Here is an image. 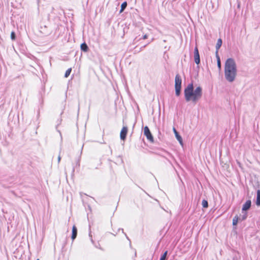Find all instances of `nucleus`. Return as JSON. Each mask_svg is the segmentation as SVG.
Segmentation results:
<instances>
[{
	"instance_id": "obj_21",
	"label": "nucleus",
	"mask_w": 260,
	"mask_h": 260,
	"mask_svg": "<svg viewBox=\"0 0 260 260\" xmlns=\"http://www.w3.org/2000/svg\"><path fill=\"white\" fill-rule=\"evenodd\" d=\"M37 260H39V259H37Z\"/></svg>"
},
{
	"instance_id": "obj_11",
	"label": "nucleus",
	"mask_w": 260,
	"mask_h": 260,
	"mask_svg": "<svg viewBox=\"0 0 260 260\" xmlns=\"http://www.w3.org/2000/svg\"><path fill=\"white\" fill-rule=\"evenodd\" d=\"M77 229H72V239L74 240L77 237Z\"/></svg>"
},
{
	"instance_id": "obj_8",
	"label": "nucleus",
	"mask_w": 260,
	"mask_h": 260,
	"mask_svg": "<svg viewBox=\"0 0 260 260\" xmlns=\"http://www.w3.org/2000/svg\"><path fill=\"white\" fill-rule=\"evenodd\" d=\"M251 202L250 200H247L243 205L242 210L247 211L251 207Z\"/></svg>"
},
{
	"instance_id": "obj_7",
	"label": "nucleus",
	"mask_w": 260,
	"mask_h": 260,
	"mask_svg": "<svg viewBox=\"0 0 260 260\" xmlns=\"http://www.w3.org/2000/svg\"><path fill=\"white\" fill-rule=\"evenodd\" d=\"M127 133V128L126 127H123L120 132V138L121 140H124L125 138Z\"/></svg>"
},
{
	"instance_id": "obj_1",
	"label": "nucleus",
	"mask_w": 260,
	"mask_h": 260,
	"mask_svg": "<svg viewBox=\"0 0 260 260\" xmlns=\"http://www.w3.org/2000/svg\"><path fill=\"white\" fill-rule=\"evenodd\" d=\"M184 94L186 102H191L196 104L202 96V88L201 86H198L194 89L193 85L191 83L185 88Z\"/></svg>"
},
{
	"instance_id": "obj_3",
	"label": "nucleus",
	"mask_w": 260,
	"mask_h": 260,
	"mask_svg": "<svg viewBox=\"0 0 260 260\" xmlns=\"http://www.w3.org/2000/svg\"><path fill=\"white\" fill-rule=\"evenodd\" d=\"M175 93L177 96H179L180 94L182 80L178 74L175 76Z\"/></svg>"
},
{
	"instance_id": "obj_4",
	"label": "nucleus",
	"mask_w": 260,
	"mask_h": 260,
	"mask_svg": "<svg viewBox=\"0 0 260 260\" xmlns=\"http://www.w3.org/2000/svg\"><path fill=\"white\" fill-rule=\"evenodd\" d=\"M144 134L149 141L151 142L154 141L153 137L147 126H145L144 128Z\"/></svg>"
},
{
	"instance_id": "obj_2",
	"label": "nucleus",
	"mask_w": 260,
	"mask_h": 260,
	"mask_svg": "<svg viewBox=\"0 0 260 260\" xmlns=\"http://www.w3.org/2000/svg\"><path fill=\"white\" fill-rule=\"evenodd\" d=\"M237 66L235 61L232 58L226 59L224 66V76L226 80L230 82H233L237 75Z\"/></svg>"
},
{
	"instance_id": "obj_19",
	"label": "nucleus",
	"mask_w": 260,
	"mask_h": 260,
	"mask_svg": "<svg viewBox=\"0 0 260 260\" xmlns=\"http://www.w3.org/2000/svg\"><path fill=\"white\" fill-rule=\"evenodd\" d=\"M11 38L12 40H15L16 39L15 33L14 31H12L11 33Z\"/></svg>"
},
{
	"instance_id": "obj_14",
	"label": "nucleus",
	"mask_w": 260,
	"mask_h": 260,
	"mask_svg": "<svg viewBox=\"0 0 260 260\" xmlns=\"http://www.w3.org/2000/svg\"><path fill=\"white\" fill-rule=\"evenodd\" d=\"M71 71H72V68L68 69L65 73L64 77L68 78L69 76V75H70Z\"/></svg>"
},
{
	"instance_id": "obj_10",
	"label": "nucleus",
	"mask_w": 260,
	"mask_h": 260,
	"mask_svg": "<svg viewBox=\"0 0 260 260\" xmlns=\"http://www.w3.org/2000/svg\"><path fill=\"white\" fill-rule=\"evenodd\" d=\"M80 47H81V49L84 52H87L88 50V47L85 43H82Z\"/></svg>"
},
{
	"instance_id": "obj_16",
	"label": "nucleus",
	"mask_w": 260,
	"mask_h": 260,
	"mask_svg": "<svg viewBox=\"0 0 260 260\" xmlns=\"http://www.w3.org/2000/svg\"><path fill=\"white\" fill-rule=\"evenodd\" d=\"M202 206L204 207V208H207L208 206V202L205 200H203V201H202Z\"/></svg>"
},
{
	"instance_id": "obj_17",
	"label": "nucleus",
	"mask_w": 260,
	"mask_h": 260,
	"mask_svg": "<svg viewBox=\"0 0 260 260\" xmlns=\"http://www.w3.org/2000/svg\"><path fill=\"white\" fill-rule=\"evenodd\" d=\"M238 217L237 216H235L233 219V224L234 225H236L238 222Z\"/></svg>"
},
{
	"instance_id": "obj_6",
	"label": "nucleus",
	"mask_w": 260,
	"mask_h": 260,
	"mask_svg": "<svg viewBox=\"0 0 260 260\" xmlns=\"http://www.w3.org/2000/svg\"><path fill=\"white\" fill-rule=\"evenodd\" d=\"M173 130L175 134V137H176L177 140L179 141L180 144L181 145H183V141H182V137H181V136L179 135V133L177 132V131H176V129H175V127H173Z\"/></svg>"
},
{
	"instance_id": "obj_15",
	"label": "nucleus",
	"mask_w": 260,
	"mask_h": 260,
	"mask_svg": "<svg viewBox=\"0 0 260 260\" xmlns=\"http://www.w3.org/2000/svg\"><path fill=\"white\" fill-rule=\"evenodd\" d=\"M216 57L217 59V66L219 69H221V63H220V60L219 56H218V54H216Z\"/></svg>"
},
{
	"instance_id": "obj_12",
	"label": "nucleus",
	"mask_w": 260,
	"mask_h": 260,
	"mask_svg": "<svg viewBox=\"0 0 260 260\" xmlns=\"http://www.w3.org/2000/svg\"><path fill=\"white\" fill-rule=\"evenodd\" d=\"M256 205L260 206V190L257 191Z\"/></svg>"
},
{
	"instance_id": "obj_13",
	"label": "nucleus",
	"mask_w": 260,
	"mask_h": 260,
	"mask_svg": "<svg viewBox=\"0 0 260 260\" xmlns=\"http://www.w3.org/2000/svg\"><path fill=\"white\" fill-rule=\"evenodd\" d=\"M127 6V3L126 2H123L121 5V9L120 11V13H121L123 11V10L125 9V8Z\"/></svg>"
},
{
	"instance_id": "obj_5",
	"label": "nucleus",
	"mask_w": 260,
	"mask_h": 260,
	"mask_svg": "<svg viewBox=\"0 0 260 260\" xmlns=\"http://www.w3.org/2000/svg\"><path fill=\"white\" fill-rule=\"evenodd\" d=\"M194 59L196 64H199L200 62V55L198 47L196 46L194 49Z\"/></svg>"
},
{
	"instance_id": "obj_20",
	"label": "nucleus",
	"mask_w": 260,
	"mask_h": 260,
	"mask_svg": "<svg viewBox=\"0 0 260 260\" xmlns=\"http://www.w3.org/2000/svg\"><path fill=\"white\" fill-rule=\"evenodd\" d=\"M146 38H147V35H143L141 37H140L139 38V40H140L141 39H146Z\"/></svg>"
},
{
	"instance_id": "obj_18",
	"label": "nucleus",
	"mask_w": 260,
	"mask_h": 260,
	"mask_svg": "<svg viewBox=\"0 0 260 260\" xmlns=\"http://www.w3.org/2000/svg\"><path fill=\"white\" fill-rule=\"evenodd\" d=\"M167 251L165 252V253L162 254V255L161 256L160 260H165L167 255Z\"/></svg>"
},
{
	"instance_id": "obj_9",
	"label": "nucleus",
	"mask_w": 260,
	"mask_h": 260,
	"mask_svg": "<svg viewBox=\"0 0 260 260\" xmlns=\"http://www.w3.org/2000/svg\"><path fill=\"white\" fill-rule=\"evenodd\" d=\"M222 45V40L221 39H219L217 40L216 45V54L218 53V50L220 48Z\"/></svg>"
}]
</instances>
